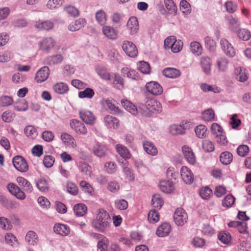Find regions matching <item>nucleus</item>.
Returning <instances> with one entry per match:
<instances>
[{
	"label": "nucleus",
	"mask_w": 251,
	"mask_h": 251,
	"mask_svg": "<svg viewBox=\"0 0 251 251\" xmlns=\"http://www.w3.org/2000/svg\"><path fill=\"white\" fill-rule=\"evenodd\" d=\"M111 220L107 212L103 209H100L96 219L92 222V226L99 232H104L109 227Z\"/></svg>",
	"instance_id": "obj_1"
},
{
	"label": "nucleus",
	"mask_w": 251,
	"mask_h": 251,
	"mask_svg": "<svg viewBox=\"0 0 251 251\" xmlns=\"http://www.w3.org/2000/svg\"><path fill=\"white\" fill-rule=\"evenodd\" d=\"M141 108L145 114L148 116L155 111L159 113L162 111L161 103L151 99H147L145 103L142 104Z\"/></svg>",
	"instance_id": "obj_2"
},
{
	"label": "nucleus",
	"mask_w": 251,
	"mask_h": 251,
	"mask_svg": "<svg viewBox=\"0 0 251 251\" xmlns=\"http://www.w3.org/2000/svg\"><path fill=\"white\" fill-rule=\"evenodd\" d=\"M14 167L21 172L25 173L28 170V166L23 157L20 155L15 156L13 159Z\"/></svg>",
	"instance_id": "obj_3"
},
{
	"label": "nucleus",
	"mask_w": 251,
	"mask_h": 251,
	"mask_svg": "<svg viewBox=\"0 0 251 251\" xmlns=\"http://www.w3.org/2000/svg\"><path fill=\"white\" fill-rule=\"evenodd\" d=\"M174 222L178 226H181L186 223L187 215L182 208H177L174 215Z\"/></svg>",
	"instance_id": "obj_4"
},
{
	"label": "nucleus",
	"mask_w": 251,
	"mask_h": 251,
	"mask_svg": "<svg viewBox=\"0 0 251 251\" xmlns=\"http://www.w3.org/2000/svg\"><path fill=\"white\" fill-rule=\"evenodd\" d=\"M185 159L190 165L196 163V157L192 149L188 146L184 145L181 148Z\"/></svg>",
	"instance_id": "obj_5"
},
{
	"label": "nucleus",
	"mask_w": 251,
	"mask_h": 251,
	"mask_svg": "<svg viewBox=\"0 0 251 251\" xmlns=\"http://www.w3.org/2000/svg\"><path fill=\"white\" fill-rule=\"evenodd\" d=\"M55 40L51 37H46L42 39L38 43L41 50L46 52L49 51L54 48L55 45Z\"/></svg>",
	"instance_id": "obj_6"
},
{
	"label": "nucleus",
	"mask_w": 251,
	"mask_h": 251,
	"mask_svg": "<svg viewBox=\"0 0 251 251\" xmlns=\"http://www.w3.org/2000/svg\"><path fill=\"white\" fill-rule=\"evenodd\" d=\"M146 89L149 93L153 96L160 95L163 92L162 86L155 81H150L147 83Z\"/></svg>",
	"instance_id": "obj_7"
},
{
	"label": "nucleus",
	"mask_w": 251,
	"mask_h": 251,
	"mask_svg": "<svg viewBox=\"0 0 251 251\" xmlns=\"http://www.w3.org/2000/svg\"><path fill=\"white\" fill-rule=\"evenodd\" d=\"M122 48L125 53L130 57L137 55L138 50L135 45L131 42L125 41L123 42Z\"/></svg>",
	"instance_id": "obj_8"
},
{
	"label": "nucleus",
	"mask_w": 251,
	"mask_h": 251,
	"mask_svg": "<svg viewBox=\"0 0 251 251\" xmlns=\"http://www.w3.org/2000/svg\"><path fill=\"white\" fill-rule=\"evenodd\" d=\"M80 119L86 124L93 125L96 121V117L94 114L88 110H82L79 111Z\"/></svg>",
	"instance_id": "obj_9"
},
{
	"label": "nucleus",
	"mask_w": 251,
	"mask_h": 251,
	"mask_svg": "<svg viewBox=\"0 0 251 251\" xmlns=\"http://www.w3.org/2000/svg\"><path fill=\"white\" fill-rule=\"evenodd\" d=\"M101 31L104 37L110 40L114 41L118 38V31L111 26L105 25Z\"/></svg>",
	"instance_id": "obj_10"
},
{
	"label": "nucleus",
	"mask_w": 251,
	"mask_h": 251,
	"mask_svg": "<svg viewBox=\"0 0 251 251\" xmlns=\"http://www.w3.org/2000/svg\"><path fill=\"white\" fill-rule=\"evenodd\" d=\"M7 188L9 192L17 199L23 200L25 198V193L15 183L8 184Z\"/></svg>",
	"instance_id": "obj_11"
},
{
	"label": "nucleus",
	"mask_w": 251,
	"mask_h": 251,
	"mask_svg": "<svg viewBox=\"0 0 251 251\" xmlns=\"http://www.w3.org/2000/svg\"><path fill=\"white\" fill-rule=\"evenodd\" d=\"M70 127L77 134L85 135L87 133V130L84 125L77 120H72L70 123Z\"/></svg>",
	"instance_id": "obj_12"
},
{
	"label": "nucleus",
	"mask_w": 251,
	"mask_h": 251,
	"mask_svg": "<svg viewBox=\"0 0 251 251\" xmlns=\"http://www.w3.org/2000/svg\"><path fill=\"white\" fill-rule=\"evenodd\" d=\"M180 175L183 181L187 184H192L194 181V175L187 167L183 166L180 169Z\"/></svg>",
	"instance_id": "obj_13"
},
{
	"label": "nucleus",
	"mask_w": 251,
	"mask_h": 251,
	"mask_svg": "<svg viewBox=\"0 0 251 251\" xmlns=\"http://www.w3.org/2000/svg\"><path fill=\"white\" fill-rule=\"evenodd\" d=\"M50 75V69L47 66L40 68L36 73L35 80L37 83H41L47 79Z\"/></svg>",
	"instance_id": "obj_14"
},
{
	"label": "nucleus",
	"mask_w": 251,
	"mask_h": 251,
	"mask_svg": "<svg viewBox=\"0 0 251 251\" xmlns=\"http://www.w3.org/2000/svg\"><path fill=\"white\" fill-rule=\"evenodd\" d=\"M164 4L165 9L160 11L162 14H172L175 15L176 14L177 8L173 0H164Z\"/></svg>",
	"instance_id": "obj_15"
},
{
	"label": "nucleus",
	"mask_w": 251,
	"mask_h": 251,
	"mask_svg": "<svg viewBox=\"0 0 251 251\" xmlns=\"http://www.w3.org/2000/svg\"><path fill=\"white\" fill-rule=\"evenodd\" d=\"M220 45L226 55L231 57L235 55V50L231 44L227 40L222 39L220 41Z\"/></svg>",
	"instance_id": "obj_16"
},
{
	"label": "nucleus",
	"mask_w": 251,
	"mask_h": 251,
	"mask_svg": "<svg viewBox=\"0 0 251 251\" xmlns=\"http://www.w3.org/2000/svg\"><path fill=\"white\" fill-rule=\"evenodd\" d=\"M63 60V57L61 54L50 55L44 59V63L49 66H53L61 63Z\"/></svg>",
	"instance_id": "obj_17"
},
{
	"label": "nucleus",
	"mask_w": 251,
	"mask_h": 251,
	"mask_svg": "<svg viewBox=\"0 0 251 251\" xmlns=\"http://www.w3.org/2000/svg\"><path fill=\"white\" fill-rule=\"evenodd\" d=\"M105 126L108 128L116 129L119 126V120L111 115H106L104 118Z\"/></svg>",
	"instance_id": "obj_18"
},
{
	"label": "nucleus",
	"mask_w": 251,
	"mask_h": 251,
	"mask_svg": "<svg viewBox=\"0 0 251 251\" xmlns=\"http://www.w3.org/2000/svg\"><path fill=\"white\" fill-rule=\"evenodd\" d=\"M86 24V20L84 18H79L71 23L68 28L71 31H75L83 27Z\"/></svg>",
	"instance_id": "obj_19"
},
{
	"label": "nucleus",
	"mask_w": 251,
	"mask_h": 251,
	"mask_svg": "<svg viewBox=\"0 0 251 251\" xmlns=\"http://www.w3.org/2000/svg\"><path fill=\"white\" fill-rule=\"evenodd\" d=\"M54 231L58 234L63 236L68 235L70 232V229L68 226L63 224H56L53 227Z\"/></svg>",
	"instance_id": "obj_20"
},
{
	"label": "nucleus",
	"mask_w": 251,
	"mask_h": 251,
	"mask_svg": "<svg viewBox=\"0 0 251 251\" xmlns=\"http://www.w3.org/2000/svg\"><path fill=\"white\" fill-rule=\"evenodd\" d=\"M126 26L130 34H135L137 33L139 28L138 22L135 17H131L127 21Z\"/></svg>",
	"instance_id": "obj_21"
},
{
	"label": "nucleus",
	"mask_w": 251,
	"mask_h": 251,
	"mask_svg": "<svg viewBox=\"0 0 251 251\" xmlns=\"http://www.w3.org/2000/svg\"><path fill=\"white\" fill-rule=\"evenodd\" d=\"M216 114L212 108H208L201 112V119L206 122H212L216 120Z\"/></svg>",
	"instance_id": "obj_22"
},
{
	"label": "nucleus",
	"mask_w": 251,
	"mask_h": 251,
	"mask_svg": "<svg viewBox=\"0 0 251 251\" xmlns=\"http://www.w3.org/2000/svg\"><path fill=\"white\" fill-rule=\"evenodd\" d=\"M61 139L67 146L72 148L76 147L75 139L71 135L65 132L62 133Z\"/></svg>",
	"instance_id": "obj_23"
},
{
	"label": "nucleus",
	"mask_w": 251,
	"mask_h": 251,
	"mask_svg": "<svg viewBox=\"0 0 251 251\" xmlns=\"http://www.w3.org/2000/svg\"><path fill=\"white\" fill-rule=\"evenodd\" d=\"M160 190L165 193H171L175 190L173 182L168 180H161L159 183Z\"/></svg>",
	"instance_id": "obj_24"
},
{
	"label": "nucleus",
	"mask_w": 251,
	"mask_h": 251,
	"mask_svg": "<svg viewBox=\"0 0 251 251\" xmlns=\"http://www.w3.org/2000/svg\"><path fill=\"white\" fill-rule=\"evenodd\" d=\"M54 26L53 23L50 20L38 21L35 25V27L39 30H49Z\"/></svg>",
	"instance_id": "obj_25"
},
{
	"label": "nucleus",
	"mask_w": 251,
	"mask_h": 251,
	"mask_svg": "<svg viewBox=\"0 0 251 251\" xmlns=\"http://www.w3.org/2000/svg\"><path fill=\"white\" fill-rule=\"evenodd\" d=\"M162 73L165 76L171 78H177L181 75L180 71L174 68H166L163 70Z\"/></svg>",
	"instance_id": "obj_26"
},
{
	"label": "nucleus",
	"mask_w": 251,
	"mask_h": 251,
	"mask_svg": "<svg viewBox=\"0 0 251 251\" xmlns=\"http://www.w3.org/2000/svg\"><path fill=\"white\" fill-rule=\"evenodd\" d=\"M102 104L104 108L113 114H118L120 113V110L118 106L113 104L109 100H104Z\"/></svg>",
	"instance_id": "obj_27"
},
{
	"label": "nucleus",
	"mask_w": 251,
	"mask_h": 251,
	"mask_svg": "<svg viewBox=\"0 0 251 251\" xmlns=\"http://www.w3.org/2000/svg\"><path fill=\"white\" fill-rule=\"evenodd\" d=\"M171 226L169 224L164 223L161 224L157 229L156 234L159 237L167 236L171 231Z\"/></svg>",
	"instance_id": "obj_28"
},
{
	"label": "nucleus",
	"mask_w": 251,
	"mask_h": 251,
	"mask_svg": "<svg viewBox=\"0 0 251 251\" xmlns=\"http://www.w3.org/2000/svg\"><path fill=\"white\" fill-rule=\"evenodd\" d=\"M95 18L97 22L100 25L103 26L106 25L107 21V17L104 10L100 9L97 11L95 13Z\"/></svg>",
	"instance_id": "obj_29"
},
{
	"label": "nucleus",
	"mask_w": 251,
	"mask_h": 251,
	"mask_svg": "<svg viewBox=\"0 0 251 251\" xmlns=\"http://www.w3.org/2000/svg\"><path fill=\"white\" fill-rule=\"evenodd\" d=\"M25 240L28 245L35 246L38 242V236L34 231H28L25 235Z\"/></svg>",
	"instance_id": "obj_30"
},
{
	"label": "nucleus",
	"mask_w": 251,
	"mask_h": 251,
	"mask_svg": "<svg viewBox=\"0 0 251 251\" xmlns=\"http://www.w3.org/2000/svg\"><path fill=\"white\" fill-rule=\"evenodd\" d=\"M17 181L26 192L30 193L32 192L33 187L31 184L25 178L19 176L17 178Z\"/></svg>",
	"instance_id": "obj_31"
},
{
	"label": "nucleus",
	"mask_w": 251,
	"mask_h": 251,
	"mask_svg": "<svg viewBox=\"0 0 251 251\" xmlns=\"http://www.w3.org/2000/svg\"><path fill=\"white\" fill-rule=\"evenodd\" d=\"M96 71L100 78L106 81L111 80V77L114 75V73H109L105 68L102 67H98Z\"/></svg>",
	"instance_id": "obj_32"
},
{
	"label": "nucleus",
	"mask_w": 251,
	"mask_h": 251,
	"mask_svg": "<svg viewBox=\"0 0 251 251\" xmlns=\"http://www.w3.org/2000/svg\"><path fill=\"white\" fill-rule=\"evenodd\" d=\"M144 151L149 154L154 156L158 153L156 147L153 143L149 141H146L143 143Z\"/></svg>",
	"instance_id": "obj_33"
},
{
	"label": "nucleus",
	"mask_w": 251,
	"mask_h": 251,
	"mask_svg": "<svg viewBox=\"0 0 251 251\" xmlns=\"http://www.w3.org/2000/svg\"><path fill=\"white\" fill-rule=\"evenodd\" d=\"M201 65L205 74H208L210 73L212 63L209 57L205 56H202L201 59Z\"/></svg>",
	"instance_id": "obj_34"
},
{
	"label": "nucleus",
	"mask_w": 251,
	"mask_h": 251,
	"mask_svg": "<svg viewBox=\"0 0 251 251\" xmlns=\"http://www.w3.org/2000/svg\"><path fill=\"white\" fill-rule=\"evenodd\" d=\"M235 74L238 76L237 79L241 82L246 81L249 77L248 71L243 68L239 67L236 68Z\"/></svg>",
	"instance_id": "obj_35"
},
{
	"label": "nucleus",
	"mask_w": 251,
	"mask_h": 251,
	"mask_svg": "<svg viewBox=\"0 0 251 251\" xmlns=\"http://www.w3.org/2000/svg\"><path fill=\"white\" fill-rule=\"evenodd\" d=\"M116 149L120 155L125 159H129L130 158L131 154L127 148L124 146L118 144L116 146Z\"/></svg>",
	"instance_id": "obj_36"
},
{
	"label": "nucleus",
	"mask_w": 251,
	"mask_h": 251,
	"mask_svg": "<svg viewBox=\"0 0 251 251\" xmlns=\"http://www.w3.org/2000/svg\"><path fill=\"white\" fill-rule=\"evenodd\" d=\"M121 103L126 110L133 115H136L138 111L136 106L127 100H121Z\"/></svg>",
	"instance_id": "obj_37"
},
{
	"label": "nucleus",
	"mask_w": 251,
	"mask_h": 251,
	"mask_svg": "<svg viewBox=\"0 0 251 251\" xmlns=\"http://www.w3.org/2000/svg\"><path fill=\"white\" fill-rule=\"evenodd\" d=\"M128 162L126 160L123 161V171L129 181H133L134 180L135 176L131 170L128 167Z\"/></svg>",
	"instance_id": "obj_38"
},
{
	"label": "nucleus",
	"mask_w": 251,
	"mask_h": 251,
	"mask_svg": "<svg viewBox=\"0 0 251 251\" xmlns=\"http://www.w3.org/2000/svg\"><path fill=\"white\" fill-rule=\"evenodd\" d=\"M200 87L204 92H213L214 93H219L221 91V89L216 85H210L204 83L201 84Z\"/></svg>",
	"instance_id": "obj_39"
},
{
	"label": "nucleus",
	"mask_w": 251,
	"mask_h": 251,
	"mask_svg": "<svg viewBox=\"0 0 251 251\" xmlns=\"http://www.w3.org/2000/svg\"><path fill=\"white\" fill-rule=\"evenodd\" d=\"M53 89L55 92L58 94H64L69 90L68 85L63 82L56 83L53 86Z\"/></svg>",
	"instance_id": "obj_40"
},
{
	"label": "nucleus",
	"mask_w": 251,
	"mask_h": 251,
	"mask_svg": "<svg viewBox=\"0 0 251 251\" xmlns=\"http://www.w3.org/2000/svg\"><path fill=\"white\" fill-rule=\"evenodd\" d=\"M73 209L76 216H83L86 213L87 208L84 204L78 203L75 205Z\"/></svg>",
	"instance_id": "obj_41"
},
{
	"label": "nucleus",
	"mask_w": 251,
	"mask_h": 251,
	"mask_svg": "<svg viewBox=\"0 0 251 251\" xmlns=\"http://www.w3.org/2000/svg\"><path fill=\"white\" fill-rule=\"evenodd\" d=\"M79 186L84 193H87L90 196L93 195L94 190L89 183L85 180H81L79 182Z\"/></svg>",
	"instance_id": "obj_42"
},
{
	"label": "nucleus",
	"mask_w": 251,
	"mask_h": 251,
	"mask_svg": "<svg viewBox=\"0 0 251 251\" xmlns=\"http://www.w3.org/2000/svg\"><path fill=\"white\" fill-rule=\"evenodd\" d=\"M36 185L37 188L41 192H46L49 190V184L46 179L44 178H39L36 181Z\"/></svg>",
	"instance_id": "obj_43"
},
{
	"label": "nucleus",
	"mask_w": 251,
	"mask_h": 251,
	"mask_svg": "<svg viewBox=\"0 0 251 251\" xmlns=\"http://www.w3.org/2000/svg\"><path fill=\"white\" fill-rule=\"evenodd\" d=\"M233 159L232 154L229 151L222 152L220 156L221 162L224 165L229 164Z\"/></svg>",
	"instance_id": "obj_44"
},
{
	"label": "nucleus",
	"mask_w": 251,
	"mask_h": 251,
	"mask_svg": "<svg viewBox=\"0 0 251 251\" xmlns=\"http://www.w3.org/2000/svg\"><path fill=\"white\" fill-rule=\"evenodd\" d=\"M107 151V148L102 145H96L93 148V152L95 155L101 157L104 156Z\"/></svg>",
	"instance_id": "obj_45"
},
{
	"label": "nucleus",
	"mask_w": 251,
	"mask_h": 251,
	"mask_svg": "<svg viewBox=\"0 0 251 251\" xmlns=\"http://www.w3.org/2000/svg\"><path fill=\"white\" fill-rule=\"evenodd\" d=\"M195 131L196 135L199 138L202 139L206 137L207 136V128L203 125H200L197 126L195 129Z\"/></svg>",
	"instance_id": "obj_46"
},
{
	"label": "nucleus",
	"mask_w": 251,
	"mask_h": 251,
	"mask_svg": "<svg viewBox=\"0 0 251 251\" xmlns=\"http://www.w3.org/2000/svg\"><path fill=\"white\" fill-rule=\"evenodd\" d=\"M95 95L94 91L90 88H86L83 91H80L78 93V97L80 99L87 98L92 99Z\"/></svg>",
	"instance_id": "obj_47"
},
{
	"label": "nucleus",
	"mask_w": 251,
	"mask_h": 251,
	"mask_svg": "<svg viewBox=\"0 0 251 251\" xmlns=\"http://www.w3.org/2000/svg\"><path fill=\"white\" fill-rule=\"evenodd\" d=\"M2 205L7 209H13L16 208L18 204L17 202L12 200L8 199L6 198H3L1 200Z\"/></svg>",
	"instance_id": "obj_48"
},
{
	"label": "nucleus",
	"mask_w": 251,
	"mask_h": 251,
	"mask_svg": "<svg viewBox=\"0 0 251 251\" xmlns=\"http://www.w3.org/2000/svg\"><path fill=\"white\" fill-rule=\"evenodd\" d=\"M228 64L227 59L224 57L220 58L217 61V65L220 72L226 71L228 68Z\"/></svg>",
	"instance_id": "obj_49"
},
{
	"label": "nucleus",
	"mask_w": 251,
	"mask_h": 251,
	"mask_svg": "<svg viewBox=\"0 0 251 251\" xmlns=\"http://www.w3.org/2000/svg\"><path fill=\"white\" fill-rule=\"evenodd\" d=\"M190 50L192 53L200 55L202 52V48L201 45L198 42H193L190 44Z\"/></svg>",
	"instance_id": "obj_50"
},
{
	"label": "nucleus",
	"mask_w": 251,
	"mask_h": 251,
	"mask_svg": "<svg viewBox=\"0 0 251 251\" xmlns=\"http://www.w3.org/2000/svg\"><path fill=\"white\" fill-rule=\"evenodd\" d=\"M218 239L223 243L227 244L231 240V236L228 232L222 231L218 235Z\"/></svg>",
	"instance_id": "obj_51"
},
{
	"label": "nucleus",
	"mask_w": 251,
	"mask_h": 251,
	"mask_svg": "<svg viewBox=\"0 0 251 251\" xmlns=\"http://www.w3.org/2000/svg\"><path fill=\"white\" fill-rule=\"evenodd\" d=\"M151 203L154 207L160 208L163 204V200L159 195L155 194L152 197Z\"/></svg>",
	"instance_id": "obj_52"
},
{
	"label": "nucleus",
	"mask_w": 251,
	"mask_h": 251,
	"mask_svg": "<svg viewBox=\"0 0 251 251\" xmlns=\"http://www.w3.org/2000/svg\"><path fill=\"white\" fill-rule=\"evenodd\" d=\"M237 34L239 38L244 41L249 40L251 37L250 31L245 28H242L237 31Z\"/></svg>",
	"instance_id": "obj_53"
},
{
	"label": "nucleus",
	"mask_w": 251,
	"mask_h": 251,
	"mask_svg": "<svg viewBox=\"0 0 251 251\" xmlns=\"http://www.w3.org/2000/svg\"><path fill=\"white\" fill-rule=\"evenodd\" d=\"M229 25L232 30L237 32L240 25V23L238 18L237 17H231L229 19Z\"/></svg>",
	"instance_id": "obj_54"
},
{
	"label": "nucleus",
	"mask_w": 251,
	"mask_h": 251,
	"mask_svg": "<svg viewBox=\"0 0 251 251\" xmlns=\"http://www.w3.org/2000/svg\"><path fill=\"white\" fill-rule=\"evenodd\" d=\"M13 102V100L10 96H2L0 97V106L7 107L11 105Z\"/></svg>",
	"instance_id": "obj_55"
},
{
	"label": "nucleus",
	"mask_w": 251,
	"mask_h": 251,
	"mask_svg": "<svg viewBox=\"0 0 251 251\" xmlns=\"http://www.w3.org/2000/svg\"><path fill=\"white\" fill-rule=\"evenodd\" d=\"M235 202V198L231 194H228L223 200L222 205L224 207L229 208Z\"/></svg>",
	"instance_id": "obj_56"
},
{
	"label": "nucleus",
	"mask_w": 251,
	"mask_h": 251,
	"mask_svg": "<svg viewBox=\"0 0 251 251\" xmlns=\"http://www.w3.org/2000/svg\"><path fill=\"white\" fill-rule=\"evenodd\" d=\"M79 170L85 175L91 176L92 174L91 167L86 163L81 162L79 163Z\"/></svg>",
	"instance_id": "obj_57"
},
{
	"label": "nucleus",
	"mask_w": 251,
	"mask_h": 251,
	"mask_svg": "<svg viewBox=\"0 0 251 251\" xmlns=\"http://www.w3.org/2000/svg\"><path fill=\"white\" fill-rule=\"evenodd\" d=\"M212 194V190L208 186L202 187L200 190V195L204 200H208Z\"/></svg>",
	"instance_id": "obj_58"
},
{
	"label": "nucleus",
	"mask_w": 251,
	"mask_h": 251,
	"mask_svg": "<svg viewBox=\"0 0 251 251\" xmlns=\"http://www.w3.org/2000/svg\"><path fill=\"white\" fill-rule=\"evenodd\" d=\"M148 219L151 223H156L159 220V215L155 210L151 209L148 213Z\"/></svg>",
	"instance_id": "obj_59"
},
{
	"label": "nucleus",
	"mask_w": 251,
	"mask_h": 251,
	"mask_svg": "<svg viewBox=\"0 0 251 251\" xmlns=\"http://www.w3.org/2000/svg\"><path fill=\"white\" fill-rule=\"evenodd\" d=\"M67 192L70 194L75 196L78 194V189L77 185L72 182H68L66 184Z\"/></svg>",
	"instance_id": "obj_60"
},
{
	"label": "nucleus",
	"mask_w": 251,
	"mask_h": 251,
	"mask_svg": "<svg viewBox=\"0 0 251 251\" xmlns=\"http://www.w3.org/2000/svg\"><path fill=\"white\" fill-rule=\"evenodd\" d=\"M105 171L109 174H113L117 171V165L113 162H106L104 164Z\"/></svg>",
	"instance_id": "obj_61"
},
{
	"label": "nucleus",
	"mask_w": 251,
	"mask_h": 251,
	"mask_svg": "<svg viewBox=\"0 0 251 251\" xmlns=\"http://www.w3.org/2000/svg\"><path fill=\"white\" fill-rule=\"evenodd\" d=\"M15 117L14 113L9 111H4L1 115L2 121L6 123H10L12 122Z\"/></svg>",
	"instance_id": "obj_62"
},
{
	"label": "nucleus",
	"mask_w": 251,
	"mask_h": 251,
	"mask_svg": "<svg viewBox=\"0 0 251 251\" xmlns=\"http://www.w3.org/2000/svg\"><path fill=\"white\" fill-rule=\"evenodd\" d=\"M115 207L120 210H124L128 207L127 201L124 199L117 200L115 201Z\"/></svg>",
	"instance_id": "obj_63"
},
{
	"label": "nucleus",
	"mask_w": 251,
	"mask_h": 251,
	"mask_svg": "<svg viewBox=\"0 0 251 251\" xmlns=\"http://www.w3.org/2000/svg\"><path fill=\"white\" fill-rule=\"evenodd\" d=\"M202 149L207 152H212L215 150L214 143L209 140H204L202 142Z\"/></svg>",
	"instance_id": "obj_64"
}]
</instances>
